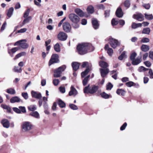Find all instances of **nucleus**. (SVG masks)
Wrapping results in <instances>:
<instances>
[{
	"label": "nucleus",
	"mask_w": 153,
	"mask_h": 153,
	"mask_svg": "<svg viewBox=\"0 0 153 153\" xmlns=\"http://www.w3.org/2000/svg\"><path fill=\"white\" fill-rule=\"evenodd\" d=\"M90 77V75H88L82 81L83 85L84 86L86 85L88 81V79Z\"/></svg>",
	"instance_id": "38"
},
{
	"label": "nucleus",
	"mask_w": 153,
	"mask_h": 153,
	"mask_svg": "<svg viewBox=\"0 0 153 153\" xmlns=\"http://www.w3.org/2000/svg\"><path fill=\"white\" fill-rule=\"evenodd\" d=\"M65 66H63L59 68L54 71V76L55 77H59L60 76L62 72L65 69Z\"/></svg>",
	"instance_id": "5"
},
{
	"label": "nucleus",
	"mask_w": 153,
	"mask_h": 153,
	"mask_svg": "<svg viewBox=\"0 0 153 153\" xmlns=\"http://www.w3.org/2000/svg\"><path fill=\"white\" fill-rule=\"evenodd\" d=\"M124 4L125 7L127 8L129 7L130 5V2L129 0H126L124 3Z\"/></svg>",
	"instance_id": "41"
},
{
	"label": "nucleus",
	"mask_w": 153,
	"mask_h": 153,
	"mask_svg": "<svg viewBox=\"0 0 153 153\" xmlns=\"http://www.w3.org/2000/svg\"><path fill=\"white\" fill-rule=\"evenodd\" d=\"M149 69L145 68L143 66H141L139 67L138 69V71L140 72H144Z\"/></svg>",
	"instance_id": "32"
},
{
	"label": "nucleus",
	"mask_w": 153,
	"mask_h": 153,
	"mask_svg": "<svg viewBox=\"0 0 153 153\" xmlns=\"http://www.w3.org/2000/svg\"><path fill=\"white\" fill-rule=\"evenodd\" d=\"M20 49V48L19 47H15L12 48L11 49V51L12 53H14L16 51H18Z\"/></svg>",
	"instance_id": "56"
},
{
	"label": "nucleus",
	"mask_w": 153,
	"mask_h": 153,
	"mask_svg": "<svg viewBox=\"0 0 153 153\" xmlns=\"http://www.w3.org/2000/svg\"><path fill=\"white\" fill-rule=\"evenodd\" d=\"M80 64L77 62H74L72 63V65L73 70L75 71L77 70L79 68Z\"/></svg>",
	"instance_id": "21"
},
{
	"label": "nucleus",
	"mask_w": 153,
	"mask_h": 153,
	"mask_svg": "<svg viewBox=\"0 0 153 153\" xmlns=\"http://www.w3.org/2000/svg\"><path fill=\"white\" fill-rule=\"evenodd\" d=\"M90 85H89L84 88L83 89L84 93L93 94L97 92L99 88V86L98 85H93L91 87H90Z\"/></svg>",
	"instance_id": "2"
},
{
	"label": "nucleus",
	"mask_w": 153,
	"mask_h": 153,
	"mask_svg": "<svg viewBox=\"0 0 153 153\" xmlns=\"http://www.w3.org/2000/svg\"><path fill=\"white\" fill-rule=\"evenodd\" d=\"M6 92L10 94L13 95L16 94V91L15 90L11 88H9L6 90Z\"/></svg>",
	"instance_id": "25"
},
{
	"label": "nucleus",
	"mask_w": 153,
	"mask_h": 153,
	"mask_svg": "<svg viewBox=\"0 0 153 153\" xmlns=\"http://www.w3.org/2000/svg\"><path fill=\"white\" fill-rule=\"evenodd\" d=\"M68 37L67 35L65 32L61 31L59 32L57 35V38L60 40L65 41Z\"/></svg>",
	"instance_id": "9"
},
{
	"label": "nucleus",
	"mask_w": 153,
	"mask_h": 153,
	"mask_svg": "<svg viewBox=\"0 0 153 153\" xmlns=\"http://www.w3.org/2000/svg\"><path fill=\"white\" fill-rule=\"evenodd\" d=\"M134 83L131 81L128 82L126 83V85L128 87H131L134 85Z\"/></svg>",
	"instance_id": "57"
},
{
	"label": "nucleus",
	"mask_w": 153,
	"mask_h": 153,
	"mask_svg": "<svg viewBox=\"0 0 153 153\" xmlns=\"http://www.w3.org/2000/svg\"><path fill=\"white\" fill-rule=\"evenodd\" d=\"M99 65L101 67L104 68H106L108 66V64L106 62L103 61H100Z\"/></svg>",
	"instance_id": "23"
},
{
	"label": "nucleus",
	"mask_w": 153,
	"mask_h": 153,
	"mask_svg": "<svg viewBox=\"0 0 153 153\" xmlns=\"http://www.w3.org/2000/svg\"><path fill=\"white\" fill-rule=\"evenodd\" d=\"M4 127L8 128L10 126V123L9 121L6 119H4L1 122Z\"/></svg>",
	"instance_id": "18"
},
{
	"label": "nucleus",
	"mask_w": 153,
	"mask_h": 153,
	"mask_svg": "<svg viewBox=\"0 0 153 153\" xmlns=\"http://www.w3.org/2000/svg\"><path fill=\"white\" fill-rule=\"evenodd\" d=\"M79 53L81 55L86 53L87 51H91L94 50L93 47L88 43H83L78 45L77 47Z\"/></svg>",
	"instance_id": "1"
},
{
	"label": "nucleus",
	"mask_w": 153,
	"mask_h": 153,
	"mask_svg": "<svg viewBox=\"0 0 153 153\" xmlns=\"http://www.w3.org/2000/svg\"><path fill=\"white\" fill-rule=\"evenodd\" d=\"M26 55V53L25 52H21L17 54L15 57L14 58V60H16L17 59L19 58L21 56H25Z\"/></svg>",
	"instance_id": "26"
},
{
	"label": "nucleus",
	"mask_w": 153,
	"mask_h": 153,
	"mask_svg": "<svg viewBox=\"0 0 153 153\" xmlns=\"http://www.w3.org/2000/svg\"><path fill=\"white\" fill-rule=\"evenodd\" d=\"M28 109L30 111H34L36 109V105H30L28 107Z\"/></svg>",
	"instance_id": "44"
},
{
	"label": "nucleus",
	"mask_w": 153,
	"mask_h": 153,
	"mask_svg": "<svg viewBox=\"0 0 153 153\" xmlns=\"http://www.w3.org/2000/svg\"><path fill=\"white\" fill-rule=\"evenodd\" d=\"M75 12L80 17H83L85 16L87 17L88 16H86L85 13H84L82 10L80 9L77 8L75 10Z\"/></svg>",
	"instance_id": "10"
},
{
	"label": "nucleus",
	"mask_w": 153,
	"mask_h": 153,
	"mask_svg": "<svg viewBox=\"0 0 153 153\" xmlns=\"http://www.w3.org/2000/svg\"><path fill=\"white\" fill-rule=\"evenodd\" d=\"M59 89L60 91L62 93H64L65 92V88L64 87H60Z\"/></svg>",
	"instance_id": "63"
},
{
	"label": "nucleus",
	"mask_w": 153,
	"mask_h": 153,
	"mask_svg": "<svg viewBox=\"0 0 153 153\" xmlns=\"http://www.w3.org/2000/svg\"><path fill=\"white\" fill-rule=\"evenodd\" d=\"M41 2V0H34L35 4L38 6H40V4Z\"/></svg>",
	"instance_id": "55"
},
{
	"label": "nucleus",
	"mask_w": 153,
	"mask_h": 153,
	"mask_svg": "<svg viewBox=\"0 0 153 153\" xmlns=\"http://www.w3.org/2000/svg\"><path fill=\"white\" fill-rule=\"evenodd\" d=\"M22 128L24 131H27L32 129L33 126L29 122H25L23 123Z\"/></svg>",
	"instance_id": "3"
},
{
	"label": "nucleus",
	"mask_w": 153,
	"mask_h": 153,
	"mask_svg": "<svg viewBox=\"0 0 153 153\" xmlns=\"http://www.w3.org/2000/svg\"><path fill=\"white\" fill-rule=\"evenodd\" d=\"M126 52L124 51L121 55L118 57V59L120 60H122L123 59L126 58Z\"/></svg>",
	"instance_id": "36"
},
{
	"label": "nucleus",
	"mask_w": 153,
	"mask_h": 153,
	"mask_svg": "<svg viewBox=\"0 0 153 153\" xmlns=\"http://www.w3.org/2000/svg\"><path fill=\"white\" fill-rule=\"evenodd\" d=\"M25 18V19L23 20L22 23V25L21 27H22V26L25 25L26 23H29L30 20L31 19V16H29Z\"/></svg>",
	"instance_id": "22"
},
{
	"label": "nucleus",
	"mask_w": 153,
	"mask_h": 153,
	"mask_svg": "<svg viewBox=\"0 0 153 153\" xmlns=\"http://www.w3.org/2000/svg\"><path fill=\"white\" fill-rule=\"evenodd\" d=\"M137 55V54L135 53H133L131 56L130 59L131 61L135 59V58Z\"/></svg>",
	"instance_id": "60"
},
{
	"label": "nucleus",
	"mask_w": 153,
	"mask_h": 153,
	"mask_svg": "<svg viewBox=\"0 0 153 153\" xmlns=\"http://www.w3.org/2000/svg\"><path fill=\"white\" fill-rule=\"evenodd\" d=\"M109 41L111 46L114 48H116L120 45V42L117 39L112 38H110Z\"/></svg>",
	"instance_id": "4"
},
{
	"label": "nucleus",
	"mask_w": 153,
	"mask_h": 153,
	"mask_svg": "<svg viewBox=\"0 0 153 153\" xmlns=\"http://www.w3.org/2000/svg\"><path fill=\"white\" fill-rule=\"evenodd\" d=\"M58 104L59 105L60 107L61 108L65 107V104L63 101L61 100H59L58 101Z\"/></svg>",
	"instance_id": "40"
},
{
	"label": "nucleus",
	"mask_w": 153,
	"mask_h": 153,
	"mask_svg": "<svg viewBox=\"0 0 153 153\" xmlns=\"http://www.w3.org/2000/svg\"><path fill=\"white\" fill-rule=\"evenodd\" d=\"M141 50L144 52H146L149 50V46L145 45H143L141 47Z\"/></svg>",
	"instance_id": "27"
},
{
	"label": "nucleus",
	"mask_w": 153,
	"mask_h": 153,
	"mask_svg": "<svg viewBox=\"0 0 153 153\" xmlns=\"http://www.w3.org/2000/svg\"><path fill=\"white\" fill-rule=\"evenodd\" d=\"M117 93L119 94H121L122 96H124L125 94V91L124 90L122 89H117L116 91Z\"/></svg>",
	"instance_id": "31"
},
{
	"label": "nucleus",
	"mask_w": 153,
	"mask_h": 153,
	"mask_svg": "<svg viewBox=\"0 0 153 153\" xmlns=\"http://www.w3.org/2000/svg\"><path fill=\"white\" fill-rule=\"evenodd\" d=\"M27 30V29L26 28H23L17 31L18 33H23L25 32Z\"/></svg>",
	"instance_id": "64"
},
{
	"label": "nucleus",
	"mask_w": 153,
	"mask_h": 153,
	"mask_svg": "<svg viewBox=\"0 0 153 153\" xmlns=\"http://www.w3.org/2000/svg\"><path fill=\"white\" fill-rule=\"evenodd\" d=\"M21 101H22L17 96L13 97L10 99V102L12 103H14L16 102H19Z\"/></svg>",
	"instance_id": "17"
},
{
	"label": "nucleus",
	"mask_w": 153,
	"mask_h": 153,
	"mask_svg": "<svg viewBox=\"0 0 153 153\" xmlns=\"http://www.w3.org/2000/svg\"><path fill=\"white\" fill-rule=\"evenodd\" d=\"M116 14L117 16L118 17H122L123 16V12L120 7H119L117 9Z\"/></svg>",
	"instance_id": "20"
},
{
	"label": "nucleus",
	"mask_w": 153,
	"mask_h": 153,
	"mask_svg": "<svg viewBox=\"0 0 153 153\" xmlns=\"http://www.w3.org/2000/svg\"><path fill=\"white\" fill-rule=\"evenodd\" d=\"M30 115L37 119L40 117L39 114L37 111L33 112L30 113Z\"/></svg>",
	"instance_id": "24"
},
{
	"label": "nucleus",
	"mask_w": 153,
	"mask_h": 153,
	"mask_svg": "<svg viewBox=\"0 0 153 153\" xmlns=\"http://www.w3.org/2000/svg\"><path fill=\"white\" fill-rule=\"evenodd\" d=\"M145 18L148 20H151L153 18V17L152 14L148 15L146 13L145 14Z\"/></svg>",
	"instance_id": "45"
},
{
	"label": "nucleus",
	"mask_w": 153,
	"mask_h": 153,
	"mask_svg": "<svg viewBox=\"0 0 153 153\" xmlns=\"http://www.w3.org/2000/svg\"><path fill=\"white\" fill-rule=\"evenodd\" d=\"M69 106L71 109L74 110H77L78 109L77 107L74 104H70Z\"/></svg>",
	"instance_id": "48"
},
{
	"label": "nucleus",
	"mask_w": 153,
	"mask_h": 153,
	"mask_svg": "<svg viewBox=\"0 0 153 153\" xmlns=\"http://www.w3.org/2000/svg\"><path fill=\"white\" fill-rule=\"evenodd\" d=\"M100 95L102 97L105 99L108 98L110 95L105 92H103L100 94Z\"/></svg>",
	"instance_id": "35"
},
{
	"label": "nucleus",
	"mask_w": 153,
	"mask_h": 153,
	"mask_svg": "<svg viewBox=\"0 0 153 153\" xmlns=\"http://www.w3.org/2000/svg\"><path fill=\"white\" fill-rule=\"evenodd\" d=\"M58 58L59 56L57 54H53L49 60V65L50 66L54 63L58 62L59 61Z\"/></svg>",
	"instance_id": "8"
},
{
	"label": "nucleus",
	"mask_w": 153,
	"mask_h": 153,
	"mask_svg": "<svg viewBox=\"0 0 153 153\" xmlns=\"http://www.w3.org/2000/svg\"><path fill=\"white\" fill-rule=\"evenodd\" d=\"M87 10L88 13L92 14L94 12V9L93 7L91 5L89 6L87 8Z\"/></svg>",
	"instance_id": "28"
},
{
	"label": "nucleus",
	"mask_w": 153,
	"mask_h": 153,
	"mask_svg": "<svg viewBox=\"0 0 153 153\" xmlns=\"http://www.w3.org/2000/svg\"><path fill=\"white\" fill-rule=\"evenodd\" d=\"M31 94L32 97L40 99L42 97L41 94L40 93L32 91Z\"/></svg>",
	"instance_id": "13"
},
{
	"label": "nucleus",
	"mask_w": 153,
	"mask_h": 153,
	"mask_svg": "<svg viewBox=\"0 0 153 153\" xmlns=\"http://www.w3.org/2000/svg\"><path fill=\"white\" fill-rule=\"evenodd\" d=\"M30 11V9H28L25 11L23 17L24 18H26L28 17Z\"/></svg>",
	"instance_id": "43"
},
{
	"label": "nucleus",
	"mask_w": 153,
	"mask_h": 153,
	"mask_svg": "<svg viewBox=\"0 0 153 153\" xmlns=\"http://www.w3.org/2000/svg\"><path fill=\"white\" fill-rule=\"evenodd\" d=\"M144 63L145 65L148 67H150L151 65V62L148 61L144 62Z\"/></svg>",
	"instance_id": "58"
},
{
	"label": "nucleus",
	"mask_w": 153,
	"mask_h": 153,
	"mask_svg": "<svg viewBox=\"0 0 153 153\" xmlns=\"http://www.w3.org/2000/svg\"><path fill=\"white\" fill-rule=\"evenodd\" d=\"M150 31V29L149 28L147 27L143 29L142 31V33L144 34H149Z\"/></svg>",
	"instance_id": "42"
},
{
	"label": "nucleus",
	"mask_w": 153,
	"mask_h": 153,
	"mask_svg": "<svg viewBox=\"0 0 153 153\" xmlns=\"http://www.w3.org/2000/svg\"><path fill=\"white\" fill-rule=\"evenodd\" d=\"M19 108L21 112L23 113H25L26 112L25 108V107L23 106H19Z\"/></svg>",
	"instance_id": "62"
},
{
	"label": "nucleus",
	"mask_w": 153,
	"mask_h": 153,
	"mask_svg": "<svg viewBox=\"0 0 153 153\" xmlns=\"http://www.w3.org/2000/svg\"><path fill=\"white\" fill-rule=\"evenodd\" d=\"M132 63L134 65H137L140 63L142 61L141 57H137L132 61Z\"/></svg>",
	"instance_id": "19"
},
{
	"label": "nucleus",
	"mask_w": 153,
	"mask_h": 153,
	"mask_svg": "<svg viewBox=\"0 0 153 153\" xmlns=\"http://www.w3.org/2000/svg\"><path fill=\"white\" fill-rule=\"evenodd\" d=\"M101 76L104 78L108 73L109 70L108 68L106 69L100 68V69Z\"/></svg>",
	"instance_id": "12"
},
{
	"label": "nucleus",
	"mask_w": 153,
	"mask_h": 153,
	"mask_svg": "<svg viewBox=\"0 0 153 153\" xmlns=\"http://www.w3.org/2000/svg\"><path fill=\"white\" fill-rule=\"evenodd\" d=\"M1 106L4 109H7L8 111H10L11 110L10 108L6 105L2 104Z\"/></svg>",
	"instance_id": "49"
},
{
	"label": "nucleus",
	"mask_w": 153,
	"mask_h": 153,
	"mask_svg": "<svg viewBox=\"0 0 153 153\" xmlns=\"http://www.w3.org/2000/svg\"><path fill=\"white\" fill-rule=\"evenodd\" d=\"M22 95L25 100H27L28 98V94L27 92H22Z\"/></svg>",
	"instance_id": "46"
},
{
	"label": "nucleus",
	"mask_w": 153,
	"mask_h": 153,
	"mask_svg": "<svg viewBox=\"0 0 153 153\" xmlns=\"http://www.w3.org/2000/svg\"><path fill=\"white\" fill-rule=\"evenodd\" d=\"M149 41V39L147 38H143L141 40V42L142 43H147Z\"/></svg>",
	"instance_id": "47"
},
{
	"label": "nucleus",
	"mask_w": 153,
	"mask_h": 153,
	"mask_svg": "<svg viewBox=\"0 0 153 153\" xmlns=\"http://www.w3.org/2000/svg\"><path fill=\"white\" fill-rule=\"evenodd\" d=\"M96 7L97 9L101 10H104L105 8V6L102 4H100L97 5Z\"/></svg>",
	"instance_id": "50"
},
{
	"label": "nucleus",
	"mask_w": 153,
	"mask_h": 153,
	"mask_svg": "<svg viewBox=\"0 0 153 153\" xmlns=\"http://www.w3.org/2000/svg\"><path fill=\"white\" fill-rule=\"evenodd\" d=\"M149 77L151 79L153 78V72L151 69H149Z\"/></svg>",
	"instance_id": "53"
},
{
	"label": "nucleus",
	"mask_w": 153,
	"mask_h": 153,
	"mask_svg": "<svg viewBox=\"0 0 153 153\" xmlns=\"http://www.w3.org/2000/svg\"><path fill=\"white\" fill-rule=\"evenodd\" d=\"M113 87V85L111 83H109L107 85L106 89L107 90H111Z\"/></svg>",
	"instance_id": "59"
},
{
	"label": "nucleus",
	"mask_w": 153,
	"mask_h": 153,
	"mask_svg": "<svg viewBox=\"0 0 153 153\" xmlns=\"http://www.w3.org/2000/svg\"><path fill=\"white\" fill-rule=\"evenodd\" d=\"M78 23H73L72 24L73 27L75 29H77L79 27V25L78 24Z\"/></svg>",
	"instance_id": "61"
},
{
	"label": "nucleus",
	"mask_w": 153,
	"mask_h": 153,
	"mask_svg": "<svg viewBox=\"0 0 153 153\" xmlns=\"http://www.w3.org/2000/svg\"><path fill=\"white\" fill-rule=\"evenodd\" d=\"M59 82V81L58 79H55L53 80V83L55 86H56L58 85Z\"/></svg>",
	"instance_id": "54"
},
{
	"label": "nucleus",
	"mask_w": 153,
	"mask_h": 153,
	"mask_svg": "<svg viewBox=\"0 0 153 153\" xmlns=\"http://www.w3.org/2000/svg\"><path fill=\"white\" fill-rule=\"evenodd\" d=\"M13 71L14 72L17 73H21L22 71V69L21 68H19L18 67L15 66L13 69Z\"/></svg>",
	"instance_id": "39"
},
{
	"label": "nucleus",
	"mask_w": 153,
	"mask_h": 153,
	"mask_svg": "<svg viewBox=\"0 0 153 153\" xmlns=\"http://www.w3.org/2000/svg\"><path fill=\"white\" fill-rule=\"evenodd\" d=\"M62 28L64 31L66 33H70L71 30V27L70 24L68 22L63 23Z\"/></svg>",
	"instance_id": "6"
},
{
	"label": "nucleus",
	"mask_w": 153,
	"mask_h": 153,
	"mask_svg": "<svg viewBox=\"0 0 153 153\" xmlns=\"http://www.w3.org/2000/svg\"><path fill=\"white\" fill-rule=\"evenodd\" d=\"M146 9H149L150 7V5L149 4H143L142 5Z\"/></svg>",
	"instance_id": "51"
},
{
	"label": "nucleus",
	"mask_w": 153,
	"mask_h": 153,
	"mask_svg": "<svg viewBox=\"0 0 153 153\" xmlns=\"http://www.w3.org/2000/svg\"><path fill=\"white\" fill-rule=\"evenodd\" d=\"M133 18L139 21H142L144 19V16L141 13H136L133 16Z\"/></svg>",
	"instance_id": "11"
},
{
	"label": "nucleus",
	"mask_w": 153,
	"mask_h": 153,
	"mask_svg": "<svg viewBox=\"0 0 153 153\" xmlns=\"http://www.w3.org/2000/svg\"><path fill=\"white\" fill-rule=\"evenodd\" d=\"M68 17L71 22L73 23H78L80 20L79 17L74 13H71L69 15Z\"/></svg>",
	"instance_id": "7"
},
{
	"label": "nucleus",
	"mask_w": 153,
	"mask_h": 153,
	"mask_svg": "<svg viewBox=\"0 0 153 153\" xmlns=\"http://www.w3.org/2000/svg\"><path fill=\"white\" fill-rule=\"evenodd\" d=\"M142 26V24L136 23H133L131 25V27L133 29H135L139 27H141Z\"/></svg>",
	"instance_id": "29"
},
{
	"label": "nucleus",
	"mask_w": 153,
	"mask_h": 153,
	"mask_svg": "<svg viewBox=\"0 0 153 153\" xmlns=\"http://www.w3.org/2000/svg\"><path fill=\"white\" fill-rule=\"evenodd\" d=\"M54 49L55 51L57 52H59L60 51V45L59 43H56L54 46Z\"/></svg>",
	"instance_id": "30"
},
{
	"label": "nucleus",
	"mask_w": 153,
	"mask_h": 153,
	"mask_svg": "<svg viewBox=\"0 0 153 153\" xmlns=\"http://www.w3.org/2000/svg\"><path fill=\"white\" fill-rule=\"evenodd\" d=\"M71 90L69 92V96H75L77 94V91L73 86H71L70 88Z\"/></svg>",
	"instance_id": "14"
},
{
	"label": "nucleus",
	"mask_w": 153,
	"mask_h": 153,
	"mask_svg": "<svg viewBox=\"0 0 153 153\" xmlns=\"http://www.w3.org/2000/svg\"><path fill=\"white\" fill-rule=\"evenodd\" d=\"M105 50L107 51V53L109 56H111L113 53V49L109 47V45L108 44L106 45L105 47Z\"/></svg>",
	"instance_id": "15"
},
{
	"label": "nucleus",
	"mask_w": 153,
	"mask_h": 153,
	"mask_svg": "<svg viewBox=\"0 0 153 153\" xmlns=\"http://www.w3.org/2000/svg\"><path fill=\"white\" fill-rule=\"evenodd\" d=\"M90 71V69L88 68H87L83 72L81 73V76L82 77H84L88 72Z\"/></svg>",
	"instance_id": "34"
},
{
	"label": "nucleus",
	"mask_w": 153,
	"mask_h": 153,
	"mask_svg": "<svg viewBox=\"0 0 153 153\" xmlns=\"http://www.w3.org/2000/svg\"><path fill=\"white\" fill-rule=\"evenodd\" d=\"M13 10L14 9L13 7H11L9 8L7 13V16L8 17H10L13 14Z\"/></svg>",
	"instance_id": "33"
},
{
	"label": "nucleus",
	"mask_w": 153,
	"mask_h": 153,
	"mask_svg": "<svg viewBox=\"0 0 153 153\" xmlns=\"http://www.w3.org/2000/svg\"><path fill=\"white\" fill-rule=\"evenodd\" d=\"M92 23L93 25V26L94 29H97L99 27V24H98L97 20L94 19H92Z\"/></svg>",
	"instance_id": "16"
},
{
	"label": "nucleus",
	"mask_w": 153,
	"mask_h": 153,
	"mask_svg": "<svg viewBox=\"0 0 153 153\" xmlns=\"http://www.w3.org/2000/svg\"><path fill=\"white\" fill-rule=\"evenodd\" d=\"M29 47V45L26 43H22V45H21V48L23 49H26L27 48Z\"/></svg>",
	"instance_id": "52"
},
{
	"label": "nucleus",
	"mask_w": 153,
	"mask_h": 153,
	"mask_svg": "<svg viewBox=\"0 0 153 153\" xmlns=\"http://www.w3.org/2000/svg\"><path fill=\"white\" fill-rule=\"evenodd\" d=\"M27 41L26 39H22L21 40H20L19 41H18L17 42H16L14 44V46H17V45H22V42H26Z\"/></svg>",
	"instance_id": "37"
}]
</instances>
